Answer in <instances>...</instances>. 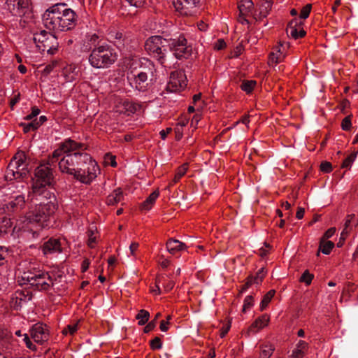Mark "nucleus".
I'll return each mask as SVG.
<instances>
[{
  "label": "nucleus",
  "mask_w": 358,
  "mask_h": 358,
  "mask_svg": "<svg viewBox=\"0 0 358 358\" xmlns=\"http://www.w3.org/2000/svg\"><path fill=\"white\" fill-rule=\"evenodd\" d=\"M305 210L303 208L299 207L297 209L296 217L297 219L301 220L304 215Z\"/></svg>",
  "instance_id": "obj_58"
},
{
  "label": "nucleus",
  "mask_w": 358,
  "mask_h": 358,
  "mask_svg": "<svg viewBox=\"0 0 358 358\" xmlns=\"http://www.w3.org/2000/svg\"><path fill=\"white\" fill-rule=\"evenodd\" d=\"M29 171L27 157L24 152H18L13 157L6 169L5 177L7 180L25 178Z\"/></svg>",
  "instance_id": "obj_4"
},
{
  "label": "nucleus",
  "mask_w": 358,
  "mask_h": 358,
  "mask_svg": "<svg viewBox=\"0 0 358 358\" xmlns=\"http://www.w3.org/2000/svg\"><path fill=\"white\" fill-rule=\"evenodd\" d=\"M51 166L47 164H41L35 169V176L36 181L34 185L38 184V186L51 187L55 184V178L53 176Z\"/></svg>",
  "instance_id": "obj_9"
},
{
  "label": "nucleus",
  "mask_w": 358,
  "mask_h": 358,
  "mask_svg": "<svg viewBox=\"0 0 358 358\" xmlns=\"http://www.w3.org/2000/svg\"><path fill=\"white\" fill-rule=\"evenodd\" d=\"M163 285L166 292L171 290L174 286V282L173 281H168L163 278Z\"/></svg>",
  "instance_id": "obj_53"
},
{
  "label": "nucleus",
  "mask_w": 358,
  "mask_h": 358,
  "mask_svg": "<svg viewBox=\"0 0 358 358\" xmlns=\"http://www.w3.org/2000/svg\"><path fill=\"white\" fill-rule=\"evenodd\" d=\"M225 46V41L223 39H218L214 44V49L217 50H220L224 49Z\"/></svg>",
  "instance_id": "obj_49"
},
{
  "label": "nucleus",
  "mask_w": 358,
  "mask_h": 358,
  "mask_svg": "<svg viewBox=\"0 0 358 358\" xmlns=\"http://www.w3.org/2000/svg\"><path fill=\"white\" fill-rule=\"evenodd\" d=\"M50 287V284L46 281L42 282L40 284L38 291H46L48 290Z\"/></svg>",
  "instance_id": "obj_55"
},
{
  "label": "nucleus",
  "mask_w": 358,
  "mask_h": 358,
  "mask_svg": "<svg viewBox=\"0 0 358 358\" xmlns=\"http://www.w3.org/2000/svg\"><path fill=\"white\" fill-rule=\"evenodd\" d=\"M131 6H135V7H140L141 6L143 3L144 0H126Z\"/></svg>",
  "instance_id": "obj_54"
},
{
  "label": "nucleus",
  "mask_w": 358,
  "mask_h": 358,
  "mask_svg": "<svg viewBox=\"0 0 358 358\" xmlns=\"http://www.w3.org/2000/svg\"><path fill=\"white\" fill-rule=\"evenodd\" d=\"M33 40L40 51L53 54L58 47L57 38L45 30L34 34Z\"/></svg>",
  "instance_id": "obj_7"
},
{
  "label": "nucleus",
  "mask_w": 358,
  "mask_h": 358,
  "mask_svg": "<svg viewBox=\"0 0 358 358\" xmlns=\"http://www.w3.org/2000/svg\"><path fill=\"white\" fill-rule=\"evenodd\" d=\"M271 2L268 0H265L264 1L262 4L260 5L259 6V13H255V19L257 20H261L262 18H264L266 17L271 9Z\"/></svg>",
  "instance_id": "obj_22"
},
{
  "label": "nucleus",
  "mask_w": 358,
  "mask_h": 358,
  "mask_svg": "<svg viewBox=\"0 0 358 358\" xmlns=\"http://www.w3.org/2000/svg\"><path fill=\"white\" fill-rule=\"evenodd\" d=\"M117 59V53L106 43H103L92 50L89 62L92 67L111 65Z\"/></svg>",
  "instance_id": "obj_5"
},
{
  "label": "nucleus",
  "mask_w": 358,
  "mask_h": 358,
  "mask_svg": "<svg viewBox=\"0 0 358 358\" xmlns=\"http://www.w3.org/2000/svg\"><path fill=\"white\" fill-rule=\"evenodd\" d=\"M26 346L27 348L32 351H36L37 350L36 346L34 344H33L31 341H28L27 343H26Z\"/></svg>",
  "instance_id": "obj_62"
},
{
  "label": "nucleus",
  "mask_w": 358,
  "mask_h": 358,
  "mask_svg": "<svg viewBox=\"0 0 358 358\" xmlns=\"http://www.w3.org/2000/svg\"><path fill=\"white\" fill-rule=\"evenodd\" d=\"M77 331V324L68 325L66 328L63 330V334H67L69 333L71 335L73 334Z\"/></svg>",
  "instance_id": "obj_48"
},
{
  "label": "nucleus",
  "mask_w": 358,
  "mask_h": 358,
  "mask_svg": "<svg viewBox=\"0 0 358 358\" xmlns=\"http://www.w3.org/2000/svg\"><path fill=\"white\" fill-rule=\"evenodd\" d=\"M150 344L153 350H159L162 347V343L159 337H155L153 340L150 341Z\"/></svg>",
  "instance_id": "obj_42"
},
{
  "label": "nucleus",
  "mask_w": 358,
  "mask_h": 358,
  "mask_svg": "<svg viewBox=\"0 0 358 358\" xmlns=\"http://www.w3.org/2000/svg\"><path fill=\"white\" fill-rule=\"evenodd\" d=\"M169 41V46L176 58L187 59L191 55L192 48L190 45H187V40L183 36H180L177 39H170Z\"/></svg>",
  "instance_id": "obj_8"
},
{
  "label": "nucleus",
  "mask_w": 358,
  "mask_h": 358,
  "mask_svg": "<svg viewBox=\"0 0 358 358\" xmlns=\"http://www.w3.org/2000/svg\"><path fill=\"white\" fill-rule=\"evenodd\" d=\"M124 106L125 110L131 113H135L140 108L139 105L130 101H125Z\"/></svg>",
  "instance_id": "obj_35"
},
{
  "label": "nucleus",
  "mask_w": 358,
  "mask_h": 358,
  "mask_svg": "<svg viewBox=\"0 0 358 358\" xmlns=\"http://www.w3.org/2000/svg\"><path fill=\"white\" fill-rule=\"evenodd\" d=\"M168 324L169 322H165L164 320H162L160 322V329L162 331H166L168 330Z\"/></svg>",
  "instance_id": "obj_60"
},
{
  "label": "nucleus",
  "mask_w": 358,
  "mask_h": 358,
  "mask_svg": "<svg viewBox=\"0 0 358 358\" xmlns=\"http://www.w3.org/2000/svg\"><path fill=\"white\" fill-rule=\"evenodd\" d=\"M150 313L143 309L139 310L136 316V320H138V324L141 326L144 325L148 321Z\"/></svg>",
  "instance_id": "obj_31"
},
{
  "label": "nucleus",
  "mask_w": 358,
  "mask_h": 358,
  "mask_svg": "<svg viewBox=\"0 0 358 358\" xmlns=\"http://www.w3.org/2000/svg\"><path fill=\"white\" fill-rule=\"evenodd\" d=\"M304 355V351L301 350V349H294L292 352V358H303Z\"/></svg>",
  "instance_id": "obj_51"
},
{
  "label": "nucleus",
  "mask_w": 358,
  "mask_h": 358,
  "mask_svg": "<svg viewBox=\"0 0 358 358\" xmlns=\"http://www.w3.org/2000/svg\"><path fill=\"white\" fill-rule=\"evenodd\" d=\"M355 217V215H350L348 216V218L345 223V227L341 233L342 236L344 235H348L349 233V229L350 228V223L352 218Z\"/></svg>",
  "instance_id": "obj_40"
},
{
  "label": "nucleus",
  "mask_w": 358,
  "mask_h": 358,
  "mask_svg": "<svg viewBox=\"0 0 358 358\" xmlns=\"http://www.w3.org/2000/svg\"><path fill=\"white\" fill-rule=\"evenodd\" d=\"M40 113V110L36 107L32 108L31 113L24 117L26 120H34Z\"/></svg>",
  "instance_id": "obj_47"
},
{
  "label": "nucleus",
  "mask_w": 358,
  "mask_h": 358,
  "mask_svg": "<svg viewBox=\"0 0 358 358\" xmlns=\"http://www.w3.org/2000/svg\"><path fill=\"white\" fill-rule=\"evenodd\" d=\"M45 27L54 31H66L76 24V14L63 5H55L48 8L43 15Z\"/></svg>",
  "instance_id": "obj_3"
},
{
  "label": "nucleus",
  "mask_w": 358,
  "mask_h": 358,
  "mask_svg": "<svg viewBox=\"0 0 358 358\" xmlns=\"http://www.w3.org/2000/svg\"><path fill=\"white\" fill-rule=\"evenodd\" d=\"M352 115L346 116L341 122V128L344 131H348L352 127L351 118Z\"/></svg>",
  "instance_id": "obj_37"
},
{
  "label": "nucleus",
  "mask_w": 358,
  "mask_h": 358,
  "mask_svg": "<svg viewBox=\"0 0 358 358\" xmlns=\"http://www.w3.org/2000/svg\"><path fill=\"white\" fill-rule=\"evenodd\" d=\"M159 192L155 191L141 203V208L143 210H150L155 203L157 198L159 196Z\"/></svg>",
  "instance_id": "obj_25"
},
{
  "label": "nucleus",
  "mask_w": 358,
  "mask_h": 358,
  "mask_svg": "<svg viewBox=\"0 0 358 358\" xmlns=\"http://www.w3.org/2000/svg\"><path fill=\"white\" fill-rule=\"evenodd\" d=\"M7 8L14 16L24 17L31 13L29 0H6Z\"/></svg>",
  "instance_id": "obj_10"
},
{
  "label": "nucleus",
  "mask_w": 358,
  "mask_h": 358,
  "mask_svg": "<svg viewBox=\"0 0 358 358\" xmlns=\"http://www.w3.org/2000/svg\"><path fill=\"white\" fill-rule=\"evenodd\" d=\"M243 51V47L241 44H238L233 50L231 54V57H238L242 54Z\"/></svg>",
  "instance_id": "obj_46"
},
{
  "label": "nucleus",
  "mask_w": 358,
  "mask_h": 358,
  "mask_svg": "<svg viewBox=\"0 0 358 358\" xmlns=\"http://www.w3.org/2000/svg\"><path fill=\"white\" fill-rule=\"evenodd\" d=\"M13 209H22L25 205L24 197L22 195H18L15 199L9 203Z\"/></svg>",
  "instance_id": "obj_27"
},
{
  "label": "nucleus",
  "mask_w": 358,
  "mask_h": 358,
  "mask_svg": "<svg viewBox=\"0 0 358 358\" xmlns=\"http://www.w3.org/2000/svg\"><path fill=\"white\" fill-rule=\"evenodd\" d=\"M256 85L257 82L255 80H243L241 84L240 85V87L247 94H250L252 92Z\"/></svg>",
  "instance_id": "obj_26"
},
{
  "label": "nucleus",
  "mask_w": 358,
  "mask_h": 358,
  "mask_svg": "<svg viewBox=\"0 0 358 358\" xmlns=\"http://www.w3.org/2000/svg\"><path fill=\"white\" fill-rule=\"evenodd\" d=\"M308 347V343L303 341H299V343L296 345L297 349H301V350L304 351Z\"/></svg>",
  "instance_id": "obj_56"
},
{
  "label": "nucleus",
  "mask_w": 358,
  "mask_h": 358,
  "mask_svg": "<svg viewBox=\"0 0 358 358\" xmlns=\"http://www.w3.org/2000/svg\"><path fill=\"white\" fill-rule=\"evenodd\" d=\"M296 22H290L287 28V33L294 39L302 38L306 35V31L303 29H297L296 27Z\"/></svg>",
  "instance_id": "obj_24"
},
{
  "label": "nucleus",
  "mask_w": 358,
  "mask_h": 358,
  "mask_svg": "<svg viewBox=\"0 0 358 358\" xmlns=\"http://www.w3.org/2000/svg\"><path fill=\"white\" fill-rule=\"evenodd\" d=\"M186 248L185 243L177 239L170 238L166 242V249L172 255H176L178 252Z\"/></svg>",
  "instance_id": "obj_19"
},
{
  "label": "nucleus",
  "mask_w": 358,
  "mask_h": 358,
  "mask_svg": "<svg viewBox=\"0 0 358 358\" xmlns=\"http://www.w3.org/2000/svg\"><path fill=\"white\" fill-rule=\"evenodd\" d=\"M311 10V5L307 4L301 10L300 17L302 19H306L310 14V12Z\"/></svg>",
  "instance_id": "obj_44"
},
{
  "label": "nucleus",
  "mask_w": 358,
  "mask_h": 358,
  "mask_svg": "<svg viewBox=\"0 0 358 358\" xmlns=\"http://www.w3.org/2000/svg\"><path fill=\"white\" fill-rule=\"evenodd\" d=\"M358 154V151H355L352 153H351L350 155H348L343 162L341 168L343 169H350L352 163L355 162V160L357 158Z\"/></svg>",
  "instance_id": "obj_30"
},
{
  "label": "nucleus",
  "mask_w": 358,
  "mask_h": 358,
  "mask_svg": "<svg viewBox=\"0 0 358 358\" xmlns=\"http://www.w3.org/2000/svg\"><path fill=\"white\" fill-rule=\"evenodd\" d=\"M110 35L111 38L117 39V40H120L123 37V35L121 32H114V33H111Z\"/></svg>",
  "instance_id": "obj_59"
},
{
  "label": "nucleus",
  "mask_w": 358,
  "mask_h": 358,
  "mask_svg": "<svg viewBox=\"0 0 358 358\" xmlns=\"http://www.w3.org/2000/svg\"><path fill=\"white\" fill-rule=\"evenodd\" d=\"M336 232V228H330L324 234L322 240H327L329 238H331Z\"/></svg>",
  "instance_id": "obj_52"
},
{
  "label": "nucleus",
  "mask_w": 358,
  "mask_h": 358,
  "mask_svg": "<svg viewBox=\"0 0 358 358\" xmlns=\"http://www.w3.org/2000/svg\"><path fill=\"white\" fill-rule=\"evenodd\" d=\"M275 294V290L272 289L270 290L267 294H266L261 302L260 304V309L261 310H264L266 307L268 306L269 302L271 301V299L273 297Z\"/></svg>",
  "instance_id": "obj_32"
},
{
  "label": "nucleus",
  "mask_w": 358,
  "mask_h": 358,
  "mask_svg": "<svg viewBox=\"0 0 358 358\" xmlns=\"http://www.w3.org/2000/svg\"><path fill=\"white\" fill-rule=\"evenodd\" d=\"M46 274L45 273H24L23 279L27 281V283L30 285L34 289L38 290L41 284L40 280L41 279L45 280Z\"/></svg>",
  "instance_id": "obj_16"
},
{
  "label": "nucleus",
  "mask_w": 358,
  "mask_h": 358,
  "mask_svg": "<svg viewBox=\"0 0 358 358\" xmlns=\"http://www.w3.org/2000/svg\"><path fill=\"white\" fill-rule=\"evenodd\" d=\"M169 45V41L160 36H152L145 43V51L155 58L160 65L165 64V52Z\"/></svg>",
  "instance_id": "obj_6"
},
{
  "label": "nucleus",
  "mask_w": 358,
  "mask_h": 358,
  "mask_svg": "<svg viewBox=\"0 0 358 358\" xmlns=\"http://www.w3.org/2000/svg\"><path fill=\"white\" fill-rule=\"evenodd\" d=\"M282 44L273 48L269 54L268 64L269 66H275L284 59L285 54L281 51Z\"/></svg>",
  "instance_id": "obj_17"
},
{
  "label": "nucleus",
  "mask_w": 358,
  "mask_h": 358,
  "mask_svg": "<svg viewBox=\"0 0 358 358\" xmlns=\"http://www.w3.org/2000/svg\"><path fill=\"white\" fill-rule=\"evenodd\" d=\"M30 122H21L20 126L22 127L24 133H27L31 130H36L39 127V124L37 123V119L30 120Z\"/></svg>",
  "instance_id": "obj_29"
},
{
  "label": "nucleus",
  "mask_w": 358,
  "mask_h": 358,
  "mask_svg": "<svg viewBox=\"0 0 358 358\" xmlns=\"http://www.w3.org/2000/svg\"><path fill=\"white\" fill-rule=\"evenodd\" d=\"M31 337L34 341L42 345L48 341L49 333L45 326L41 323H36L30 329Z\"/></svg>",
  "instance_id": "obj_11"
},
{
  "label": "nucleus",
  "mask_w": 358,
  "mask_h": 358,
  "mask_svg": "<svg viewBox=\"0 0 358 358\" xmlns=\"http://www.w3.org/2000/svg\"><path fill=\"white\" fill-rule=\"evenodd\" d=\"M148 79V76L145 73H139L138 75H137V77H136V83L138 84V85H141V83H143L144 82H145Z\"/></svg>",
  "instance_id": "obj_50"
},
{
  "label": "nucleus",
  "mask_w": 358,
  "mask_h": 358,
  "mask_svg": "<svg viewBox=\"0 0 358 358\" xmlns=\"http://www.w3.org/2000/svg\"><path fill=\"white\" fill-rule=\"evenodd\" d=\"M268 316L267 315H263L255 320V321L250 327L249 331L256 332L259 329L266 327L268 324Z\"/></svg>",
  "instance_id": "obj_21"
},
{
  "label": "nucleus",
  "mask_w": 358,
  "mask_h": 358,
  "mask_svg": "<svg viewBox=\"0 0 358 358\" xmlns=\"http://www.w3.org/2000/svg\"><path fill=\"white\" fill-rule=\"evenodd\" d=\"M85 149V145L83 143L67 139L49 157L48 164L52 166L58 162L59 169L62 173L73 176L74 178L82 183L90 184L96 177L95 174L92 172L86 174L85 171H83L81 168L76 169V166L79 165L76 160L78 158L84 157L85 162L90 159L89 155L80 152Z\"/></svg>",
  "instance_id": "obj_1"
},
{
  "label": "nucleus",
  "mask_w": 358,
  "mask_h": 358,
  "mask_svg": "<svg viewBox=\"0 0 358 358\" xmlns=\"http://www.w3.org/2000/svg\"><path fill=\"white\" fill-rule=\"evenodd\" d=\"M123 199V193L120 188L115 189L106 199L108 205H115Z\"/></svg>",
  "instance_id": "obj_23"
},
{
  "label": "nucleus",
  "mask_w": 358,
  "mask_h": 358,
  "mask_svg": "<svg viewBox=\"0 0 358 358\" xmlns=\"http://www.w3.org/2000/svg\"><path fill=\"white\" fill-rule=\"evenodd\" d=\"M334 247V243L330 241L321 240L320 250L325 255H329Z\"/></svg>",
  "instance_id": "obj_28"
},
{
  "label": "nucleus",
  "mask_w": 358,
  "mask_h": 358,
  "mask_svg": "<svg viewBox=\"0 0 358 358\" xmlns=\"http://www.w3.org/2000/svg\"><path fill=\"white\" fill-rule=\"evenodd\" d=\"M89 265H90V262L88 260L86 259L83 262L82 268H83V272H85L87 270Z\"/></svg>",
  "instance_id": "obj_63"
},
{
  "label": "nucleus",
  "mask_w": 358,
  "mask_h": 358,
  "mask_svg": "<svg viewBox=\"0 0 358 358\" xmlns=\"http://www.w3.org/2000/svg\"><path fill=\"white\" fill-rule=\"evenodd\" d=\"M42 250L45 255L61 252L60 241L58 239L50 238L43 243Z\"/></svg>",
  "instance_id": "obj_15"
},
{
  "label": "nucleus",
  "mask_w": 358,
  "mask_h": 358,
  "mask_svg": "<svg viewBox=\"0 0 358 358\" xmlns=\"http://www.w3.org/2000/svg\"><path fill=\"white\" fill-rule=\"evenodd\" d=\"M264 268H260L258 272L256 274V276H255L254 278V283L255 284H259L261 283L264 276Z\"/></svg>",
  "instance_id": "obj_43"
},
{
  "label": "nucleus",
  "mask_w": 358,
  "mask_h": 358,
  "mask_svg": "<svg viewBox=\"0 0 358 358\" xmlns=\"http://www.w3.org/2000/svg\"><path fill=\"white\" fill-rule=\"evenodd\" d=\"M127 66H129L130 67H149L151 65H154L150 60L147 58H138L137 57H134L131 59H127L126 63L124 64Z\"/></svg>",
  "instance_id": "obj_20"
},
{
  "label": "nucleus",
  "mask_w": 358,
  "mask_h": 358,
  "mask_svg": "<svg viewBox=\"0 0 358 358\" xmlns=\"http://www.w3.org/2000/svg\"><path fill=\"white\" fill-rule=\"evenodd\" d=\"M138 243L133 242V243H131V245L129 246V250H130V252H131V255H134V252L138 249Z\"/></svg>",
  "instance_id": "obj_57"
},
{
  "label": "nucleus",
  "mask_w": 358,
  "mask_h": 358,
  "mask_svg": "<svg viewBox=\"0 0 358 358\" xmlns=\"http://www.w3.org/2000/svg\"><path fill=\"white\" fill-rule=\"evenodd\" d=\"M187 171V164H184L182 166H180L178 169L177 172L174 176L173 182L174 183L178 182L180 180V178L186 173Z\"/></svg>",
  "instance_id": "obj_33"
},
{
  "label": "nucleus",
  "mask_w": 358,
  "mask_h": 358,
  "mask_svg": "<svg viewBox=\"0 0 358 358\" xmlns=\"http://www.w3.org/2000/svg\"><path fill=\"white\" fill-rule=\"evenodd\" d=\"M253 305V296L251 295L247 296L244 299V304L243 306V312H245L247 309L250 308Z\"/></svg>",
  "instance_id": "obj_41"
},
{
  "label": "nucleus",
  "mask_w": 358,
  "mask_h": 358,
  "mask_svg": "<svg viewBox=\"0 0 358 358\" xmlns=\"http://www.w3.org/2000/svg\"><path fill=\"white\" fill-rule=\"evenodd\" d=\"M230 329V325L227 324L226 327L223 328L221 332V337L223 338L225 336V335L227 334Z\"/></svg>",
  "instance_id": "obj_64"
},
{
  "label": "nucleus",
  "mask_w": 358,
  "mask_h": 358,
  "mask_svg": "<svg viewBox=\"0 0 358 358\" xmlns=\"http://www.w3.org/2000/svg\"><path fill=\"white\" fill-rule=\"evenodd\" d=\"M161 316V313H158L156 316H155V318L150 321L144 328V332L145 333H148L150 332V331H152V329H155V327H156V323H157V320Z\"/></svg>",
  "instance_id": "obj_38"
},
{
  "label": "nucleus",
  "mask_w": 358,
  "mask_h": 358,
  "mask_svg": "<svg viewBox=\"0 0 358 358\" xmlns=\"http://www.w3.org/2000/svg\"><path fill=\"white\" fill-rule=\"evenodd\" d=\"M274 348L271 345H266L260 352L259 358H268L272 355Z\"/></svg>",
  "instance_id": "obj_36"
},
{
  "label": "nucleus",
  "mask_w": 358,
  "mask_h": 358,
  "mask_svg": "<svg viewBox=\"0 0 358 358\" xmlns=\"http://www.w3.org/2000/svg\"><path fill=\"white\" fill-rule=\"evenodd\" d=\"M178 78H175V73H172L171 75V82L167 85V89L171 92L178 91L181 89H184L186 85V80L184 79L185 76V72L180 71L177 73Z\"/></svg>",
  "instance_id": "obj_13"
},
{
  "label": "nucleus",
  "mask_w": 358,
  "mask_h": 358,
  "mask_svg": "<svg viewBox=\"0 0 358 358\" xmlns=\"http://www.w3.org/2000/svg\"><path fill=\"white\" fill-rule=\"evenodd\" d=\"M28 197L35 208L27 216L29 223L36 224L40 228L49 227L55 222V213L58 208L57 197L48 188L33 185Z\"/></svg>",
  "instance_id": "obj_2"
},
{
  "label": "nucleus",
  "mask_w": 358,
  "mask_h": 358,
  "mask_svg": "<svg viewBox=\"0 0 358 358\" xmlns=\"http://www.w3.org/2000/svg\"><path fill=\"white\" fill-rule=\"evenodd\" d=\"M16 299H19L20 301H29L31 299L32 295L29 291H17L16 292Z\"/></svg>",
  "instance_id": "obj_34"
},
{
  "label": "nucleus",
  "mask_w": 358,
  "mask_h": 358,
  "mask_svg": "<svg viewBox=\"0 0 358 358\" xmlns=\"http://www.w3.org/2000/svg\"><path fill=\"white\" fill-rule=\"evenodd\" d=\"M320 169L324 173H330L332 171V166L330 162H323L320 165Z\"/></svg>",
  "instance_id": "obj_45"
},
{
  "label": "nucleus",
  "mask_w": 358,
  "mask_h": 358,
  "mask_svg": "<svg viewBox=\"0 0 358 358\" xmlns=\"http://www.w3.org/2000/svg\"><path fill=\"white\" fill-rule=\"evenodd\" d=\"M313 278V275L310 274L308 271H304L302 274L300 280L301 282H304L306 285H310Z\"/></svg>",
  "instance_id": "obj_39"
},
{
  "label": "nucleus",
  "mask_w": 358,
  "mask_h": 358,
  "mask_svg": "<svg viewBox=\"0 0 358 358\" xmlns=\"http://www.w3.org/2000/svg\"><path fill=\"white\" fill-rule=\"evenodd\" d=\"M100 36L96 34H88L85 36L84 47L86 50L97 48L100 44Z\"/></svg>",
  "instance_id": "obj_18"
},
{
  "label": "nucleus",
  "mask_w": 358,
  "mask_h": 358,
  "mask_svg": "<svg viewBox=\"0 0 358 358\" xmlns=\"http://www.w3.org/2000/svg\"><path fill=\"white\" fill-rule=\"evenodd\" d=\"M171 128L166 129V131H165V130H162V131H160V136H161V138H162V139H165V138H166V136H167V134H168L169 132H171Z\"/></svg>",
  "instance_id": "obj_61"
},
{
  "label": "nucleus",
  "mask_w": 358,
  "mask_h": 358,
  "mask_svg": "<svg viewBox=\"0 0 358 358\" xmlns=\"http://www.w3.org/2000/svg\"><path fill=\"white\" fill-rule=\"evenodd\" d=\"M173 5L180 14L188 15L192 13L196 6V0H173Z\"/></svg>",
  "instance_id": "obj_12"
},
{
  "label": "nucleus",
  "mask_w": 358,
  "mask_h": 358,
  "mask_svg": "<svg viewBox=\"0 0 358 358\" xmlns=\"http://www.w3.org/2000/svg\"><path fill=\"white\" fill-rule=\"evenodd\" d=\"M240 12V22L242 24L248 23L247 16L252 15L253 9V2L251 0L241 1L238 3Z\"/></svg>",
  "instance_id": "obj_14"
}]
</instances>
